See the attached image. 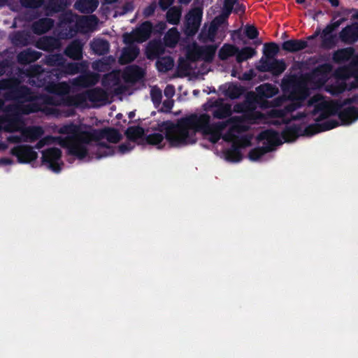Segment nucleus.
<instances>
[{"instance_id": "obj_48", "label": "nucleus", "mask_w": 358, "mask_h": 358, "mask_svg": "<svg viewBox=\"0 0 358 358\" xmlns=\"http://www.w3.org/2000/svg\"><path fill=\"white\" fill-rule=\"evenodd\" d=\"M164 104H166V105L167 106L168 108H169V109H170V108H172V106H173V101H172L169 100V101H166V102L164 103Z\"/></svg>"}, {"instance_id": "obj_40", "label": "nucleus", "mask_w": 358, "mask_h": 358, "mask_svg": "<svg viewBox=\"0 0 358 358\" xmlns=\"http://www.w3.org/2000/svg\"><path fill=\"white\" fill-rule=\"evenodd\" d=\"M33 57L31 56L28 52H23L18 55V60L21 62H29L33 59Z\"/></svg>"}, {"instance_id": "obj_56", "label": "nucleus", "mask_w": 358, "mask_h": 358, "mask_svg": "<svg viewBox=\"0 0 358 358\" xmlns=\"http://www.w3.org/2000/svg\"><path fill=\"white\" fill-rule=\"evenodd\" d=\"M62 24L63 26H65V25H66V23L62 22Z\"/></svg>"}, {"instance_id": "obj_21", "label": "nucleus", "mask_w": 358, "mask_h": 358, "mask_svg": "<svg viewBox=\"0 0 358 358\" xmlns=\"http://www.w3.org/2000/svg\"><path fill=\"white\" fill-rule=\"evenodd\" d=\"M156 66L159 71L166 72L173 67V60L170 57H161L157 60Z\"/></svg>"}, {"instance_id": "obj_1", "label": "nucleus", "mask_w": 358, "mask_h": 358, "mask_svg": "<svg viewBox=\"0 0 358 358\" xmlns=\"http://www.w3.org/2000/svg\"><path fill=\"white\" fill-rule=\"evenodd\" d=\"M327 74L320 70L314 71L309 80H284L283 96L275 101L274 106L266 113L259 111L257 107L236 105L234 110L242 113L224 122H212L207 113H194L177 121L164 122L160 131L166 140L173 147L192 145L197 140V133L201 131L208 136L210 141L216 143L220 138L233 143L232 148L225 152V158L231 162L242 159L239 149L250 145L251 136L243 135V131L255 123H288L291 120H299L308 126L293 128L288 126L282 136L271 130L262 132L257 137L259 148L252 150L248 157L253 162L260 161L268 152L283 141L290 142L299 136H312L329 130V99L320 94L313 96L308 101V113L296 112L304 104L310 95L309 87H319L327 80Z\"/></svg>"}, {"instance_id": "obj_14", "label": "nucleus", "mask_w": 358, "mask_h": 358, "mask_svg": "<svg viewBox=\"0 0 358 358\" xmlns=\"http://www.w3.org/2000/svg\"><path fill=\"white\" fill-rule=\"evenodd\" d=\"M340 38L344 42L352 43L358 40V23H354L343 29L340 33Z\"/></svg>"}, {"instance_id": "obj_52", "label": "nucleus", "mask_w": 358, "mask_h": 358, "mask_svg": "<svg viewBox=\"0 0 358 358\" xmlns=\"http://www.w3.org/2000/svg\"><path fill=\"white\" fill-rule=\"evenodd\" d=\"M134 116V112L132 111L129 113V118H132Z\"/></svg>"}, {"instance_id": "obj_42", "label": "nucleus", "mask_w": 358, "mask_h": 358, "mask_svg": "<svg viewBox=\"0 0 358 358\" xmlns=\"http://www.w3.org/2000/svg\"><path fill=\"white\" fill-rule=\"evenodd\" d=\"M174 0H159V6L162 10L167 9L173 3Z\"/></svg>"}, {"instance_id": "obj_23", "label": "nucleus", "mask_w": 358, "mask_h": 358, "mask_svg": "<svg viewBox=\"0 0 358 358\" xmlns=\"http://www.w3.org/2000/svg\"><path fill=\"white\" fill-rule=\"evenodd\" d=\"M256 54V50L250 47H245L241 50L238 49L236 61L239 63L252 58Z\"/></svg>"}, {"instance_id": "obj_28", "label": "nucleus", "mask_w": 358, "mask_h": 358, "mask_svg": "<svg viewBox=\"0 0 358 358\" xmlns=\"http://www.w3.org/2000/svg\"><path fill=\"white\" fill-rule=\"evenodd\" d=\"M238 48L231 45H224L220 50L219 56L222 59H226L229 57L236 55Z\"/></svg>"}, {"instance_id": "obj_43", "label": "nucleus", "mask_w": 358, "mask_h": 358, "mask_svg": "<svg viewBox=\"0 0 358 358\" xmlns=\"http://www.w3.org/2000/svg\"><path fill=\"white\" fill-rule=\"evenodd\" d=\"M175 94L174 87L171 85H168L164 90V94L168 98H171Z\"/></svg>"}, {"instance_id": "obj_16", "label": "nucleus", "mask_w": 358, "mask_h": 358, "mask_svg": "<svg viewBox=\"0 0 358 358\" xmlns=\"http://www.w3.org/2000/svg\"><path fill=\"white\" fill-rule=\"evenodd\" d=\"M98 6L96 0H79L76 3V8L83 13H92Z\"/></svg>"}, {"instance_id": "obj_30", "label": "nucleus", "mask_w": 358, "mask_h": 358, "mask_svg": "<svg viewBox=\"0 0 358 358\" xmlns=\"http://www.w3.org/2000/svg\"><path fill=\"white\" fill-rule=\"evenodd\" d=\"M161 47L158 43H150L147 50L146 54L149 59H153L160 53Z\"/></svg>"}, {"instance_id": "obj_9", "label": "nucleus", "mask_w": 358, "mask_h": 358, "mask_svg": "<svg viewBox=\"0 0 358 358\" xmlns=\"http://www.w3.org/2000/svg\"><path fill=\"white\" fill-rule=\"evenodd\" d=\"M11 154L15 156L18 162L22 164L31 163L38 157V153L34 148L27 145H19L11 149Z\"/></svg>"}, {"instance_id": "obj_3", "label": "nucleus", "mask_w": 358, "mask_h": 358, "mask_svg": "<svg viewBox=\"0 0 358 358\" xmlns=\"http://www.w3.org/2000/svg\"><path fill=\"white\" fill-rule=\"evenodd\" d=\"M58 132L61 136H46L41 139L35 148L39 150L45 145H50L57 142L78 159H99L115 153L113 147L107 145L106 141L116 143L121 138V135L114 129L82 131L74 124L64 125L58 129Z\"/></svg>"}, {"instance_id": "obj_19", "label": "nucleus", "mask_w": 358, "mask_h": 358, "mask_svg": "<svg viewBox=\"0 0 358 358\" xmlns=\"http://www.w3.org/2000/svg\"><path fill=\"white\" fill-rule=\"evenodd\" d=\"M181 9L179 7H172L166 13V20L172 24H178L181 17Z\"/></svg>"}, {"instance_id": "obj_47", "label": "nucleus", "mask_w": 358, "mask_h": 358, "mask_svg": "<svg viewBox=\"0 0 358 358\" xmlns=\"http://www.w3.org/2000/svg\"><path fill=\"white\" fill-rule=\"evenodd\" d=\"M333 6H338V0H328Z\"/></svg>"}, {"instance_id": "obj_57", "label": "nucleus", "mask_w": 358, "mask_h": 358, "mask_svg": "<svg viewBox=\"0 0 358 358\" xmlns=\"http://www.w3.org/2000/svg\"><path fill=\"white\" fill-rule=\"evenodd\" d=\"M355 17H356L357 18H358V13L355 15Z\"/></svg>"}, {"instance_id": "obj_37", "label": "nucleus", "mask_w": 358, "mask_h": 358, "mask_svg": "<svg viewBox=\"0 0 358 358\" xmlns=\"http://www.w3.org/2000/svg\"><path fill=\"white\" fill-rule=\"evenodd\" d=\"M79 71V65L78 63L68 64L65 66V73L67 74H74Z\"/></svg>"}, {"instance_id": "obj_54", "label": "nucleus", "mask_w": 358, "mask_h": 358, "mask_svg": "<svg viewBox=\"0 0 358 358\" xmlns=\"http://www.w3.org/2000/svg\"><path fill=\"white\" fill-rule=\"evenodd\" d=\"M73 36V34H66L65 37H71Z\"/></svg>"}, {"instance_id": "obj_15", "label": "nucleus", "mask_w": 358, "mask_h": 358, "mask_svg": "<svg viewBox=\"0 0 358 358\" xmlns=\"http://www.w3.org/2000/svg\"><path fill=\"white\" fill-rule=\"evenodd\" d=\"M307 46L306 41L301 40H289L282 43V49L288 52H296Z\"/></svg>"}, {"instance_id": "obj_35", "label": "nucleus", "mask_w": 358, "mask_h": 358, "mask_svg": "<svg viewBox=\"0 0 358 358\" xmlns=\"http://www.w3.org/2000/svg\"><path fill=\"white\" fill-rule=\"evenodd\" d=\"M215 31H216V27H215V26L213 24H212L208 27V34L206 36L205 31H203L202 33H201V37H203L205 40L208 39V40H210V41H213V38H214V35H215Z\"/></svg>"}, {"instance_id": "obj_44", "label": "nucleus", "mask_w": 358, "mask_h": 358, "mask_svg": "<svg viewBox=\"0 0 358 358\" xmlns=\"http://www.w3.org/2000/svg\"><path fill=\"white\" fill-rule=\"evenodd\" d=\"M92 83H94L92 81H89L85 77H81L77 85L80 86H87Z\"/></svg>"}, {"instance_id": "obj_8", "label": "nucleus", "mask_w": 358, "mask_h": 358, "mask_svg": "<svg viewBox=\"0 0 358 358\" xmlns=\"http://www.w3.org/2000/svg\"><path fill=\"white\" fill-rule=\"evenodd\" d=\"M42 164L54 172H59L63 166L62 152L59 148L52 147L42 152Z\"/></svg>"}, {"instance_id": "obj_20", "label": "nucleus", "mask_w": 358, "mask_h": 358, "mask_svg": "<svg viewBox=\"0 0 358 358\" xmlns=\"http://www.w3.org/2000/svg\"><path fill=\"white\" fill-rule=\"evenodd\" d=\"M66 54L71 58L79 59L82 55V45L80 42L72 43L66 50Z\"/></svg>"}, {"instance_id": "obj_32", "label": "nucleus", "mask_w": 358, "mask_h": 358, "mask_svg": "<svg viewBox=\"0 0 358 358\" xmlns=\"http://www.w3.org/2000/svg\"><path fill=\"white\" fill-rule=\"evenodd\" d=\"M127 136L130 140H136L143 134V130L138 127H130L127 130Z\"/></svg>"}, {"instance_id": "obj_5", "label": "nucleus", "mask_w": 358, "mask_h": 358, "mask_svg": "<svg viewBox=\"0 0 358 358\" xmlns=\"http://www.w3.org/2000/svg\"><path fill=\"white\" fill-rule=\"evenodd\" d=\"M152 31V24L149 22H145L132 32L125 34L123 36L124 42L129 46L122 50L120 58V62L122 64L129 63L137 57L139 50L135 45H132L133 43L145 41L148 38Z\"/></svg>"}, {"instance_id": "obj_39", "label": "nucleus", "mask_w": 358, "mask_h": 358, "mask_svg": "<svg viewBox=\"0 0 358 358\" xmlns=\"http://www.w3.org/2000/svg\"><path fill=\"white\" fill-rule=\"evenodd\" d=\"M22 3L29 7H38L41 6L42 0H20Z\"/></svg>"}, {"instance_id": "obj_53", "label": "nucleus", "mask_w": 358, "mask_h": 358, "mask_svg": "<svg viewBox=\"0 0 358 358\" xmlns=\"http://www.w3.org/2000/svg\"><path fill=\"white\" fill-rule=\"evenodd\" d=\"M297 3H302L305 1V0H296Z\"/></svg>"}, {"instance_id": "obj_17", "label": "nucleus", "mask_w": 358, "mask_h": 358, "mask_svg": "<svg viewBox=\"0 0 358 358\" xmlns=\"http://www.w3.org/2000/svg\"><path fill=\"white\" fill-rule=\"evenodd\" d=\"M180 34L176 28H171L164 36V43L166 46L174 47L178 42Z\"/></svg>"}, {"instance_id": "obj_50", "label": "nucleus", "mask_w": 358, "mask_h": 358, "mask_svg": "<svg viewBox=\"0 0 358 358\" xmlns=\"http://www.w3.org/2000/svg\"><path fill=\"white\" fill-rule=\"evenodd\" d=\"M7 148V145L3 143H0V150H4Z\"/></svg>"}, {"instance_id": "obj_2", "label": "nucleus", "mask_w": 358, "mask_h": 358, "mask_svg": "<svg viewBox=\"0 0 358 358\" xmlns=\"http://www.w3.org/2000/svg\"><path fill=\"white\" fill-rule=\"evenodd\" d=\"M53 96L33 98L29 91L19 87L13 81H0V130L6 131H20V135H10V143L34 142L40 138L43 131L41 127H32L23 129L22 113L42 110L52 113V106H58Z\"/></svg>"}, {"instance_id": "obj_12", "label": "nucleus", "mask_w": 358, "mask_h": 358, "mask_svg": "<svg viewBox=\"0 0 358 358\" xmlns=\"http://www.w3.org/2000/svg\"><path fill=\"white\" fill-rule=\"evenodd\" d=\"M202 18V10L195 8L191 10L186 15L185 32L187 35L194 34L201 24Z\"/></svg>"}, {"instance_id": "obj_49", "label": "nucleus", "mask_w": 358, "mask_h": 358, "mask_svg": "<svg viewBox=\"0 0 358 358\" xmlns=\"http://www.w3.org/2000/svg\"><path fill=\"white\" fill-rule=\"evenodd\" d=\"M333 30V28L331 27H327L324 30V32L325 34H329L330 33L331 31Z\"/></svg>"}, {"instance_id": "obj_27", "label": "nucleus", "mask_w": 358, "mask_h": 358, "mask_svg": "<svg viewBox=\"0 0 358 358\" xmlns=\"http://www.w3.org/2000/svg\"><path fill=\"white\" fill-rule=\"evenodd\" d=\"M353 55V50L350 48L341 49L336 52L334 55V59L341 62L348 60Z\"/></svg>"}, {"instance_id": "obj_4", "label": "nucleus", "mask_w": 358, "mask_h": 358, "mask_svg": "<svg viewBox=\"0 0 358 358\" xmlns=\"http://www.w3.org/2000/svg\"><path fill=\"white\" fill-rule=\"evenodd\" d=\"M103 82L107 92L101 89H94L83 94H79L74 97H64L66 94L69 93L70 89L69 86L64 83L50 85L48 89L52 93V95L56 102L59 103L58 106L64 104L85 106L90 105L88 101L91 102L92 104L106 101L108 99V93L119 92L118 79L116 78V74L108 75Z\"/></svg>"}, {"instance_id": "obj_41", "label": "nucleus", "mask_w": 358, "mask_h": 358, "mask_svg": "<svg viewBox=\"0 0 358 358\" xmlns=\"http://www.w3.org/2000/svg\"><path fill=\"white\" fill-rule=\"evenodd\" d=\"M155 3H152L150 5H149L148 6H147L144 10H143V14L146 17H148L150 15H151L152 14H153V13L155 12Z\"/></svg>"}, {"instance_id": "obj_33", "label": "nucleus", "mask_w": 358, "mask_h": 358, "mask_svg": "<svg viewBox=\"0 0 358 358\" xmlns=\"http://www.w3.org/2000/svg\"><path fill=\"white\" fill-rule=\"evenodd\" d=\"M148 142L150 144L162 148L164 145V136L161 134H154L148 136Z\"/></svg>"}, {"instance_id": "obj_18", "label": "nucleus", "mask_w": 358, "mask_h": 358, "mask_svg": "<svg viewBox=\"0 0 358 358\" xmlns=\"http://www.w3.org/2000/svg\"><path fill=\"white\" fill-rule=\"evenodd\" d=\"M232 10L238 13L243 11V7L237 3V0H225L223 7L224 13L228 16Z\"/></svg>"}, {"instance_id": "obj_46", "label": "nucleus", "mask_w": 358, "mask_h": 358, "mask_svg": "<svg viewBox=\"0 0 358 358\" xmlns=\"http://www.w3.org/2000/svg\"><path fill=\"white\" fill-rule=\"evenodd\" d=\"M166 28V23L165 22H159V24H157V25L156 26V29L157 31H162L163 30H164Z\"/></svg>"}, {"instance_id": "obj_13", "label": "nucleus", "mask_w": 358, "mask_h": 358, "mask_svg": "<svg viewBox=\"0 0 358 358\" xmlns=\"http://www.w3.org/2000/svg\"><path fill=\"white\" fill-rule=\"evenodd\" d=\"M261 62L260 70L270 71L273 75H279L286 69V64L282 59H262Z\"/></svg>"}, {"instance_id": "obj_26", "label": "nucleus", "mask_w": 358, "mask_h": 358, "mask_svg": "<svg viewBox=\"0 0 358 358\" xmlns=\"http://www.w3.org/2000/svg\"><path fill=\"white\" fill-rule=\"evenodd\" d=\"M277 89L269 84L260 85L257 88V94L261 97H271L277 93Z\"/></svg>"}, {"instance_id": "obj_11", "label": "nucleus", "mask_w": 358, "mask_h": 358, "mask_svg": "<svg viewBox=\"0 0 358 358\" xmlns=\"http://www.w3.org/2000/svg\"><path fill=\"white\" fill-rule=\"evenodd\" d=\"M66 15L70 18V27L72 26V23L76 22L77 31H80L81 32L92 31L97 24L96 18L93 15L78 17L76 16H73L71 13Z\"/></svg>"}, {"instance_id": "obj_29", "label": "nucleus", "mask_w": 358, "mask_h": 358, "mask_svg": "<svg viewBox=\"0 0 358 358\" xmlns=\"http://www.w3.org/2000/svg\"><path fill=\"white\" fill-rule=\"evenodd\" d=\"M224 94L226 96L234 99L242 94V90L238 86L234 84H229L224 86Z\"/></svg>"}, {"instance_id": "obj_7", "label": "nucleus", "mask_w": 358, "mask_h": 358, "mask_svg": "<svg viewBox=\"0 0 358 358\" xmlns=\"http://www.w3.org/2000/svg\"><path fill=\"white\" fill-rule=\"evenodd\" d=\"M335 85H327L326 90L332 94L342 92L345 89L350 90L358 87V72L350 73L348 69H340L337 72Z\"/></svg>"}, {"instance_id": "obj_55", "label": "nucleus", "mask_w": 358, "mask_h": 358, "mask_svg": "<svg viewBox=\"0 0 358 358\" xmlns=\"http://www.w3.org/2000/svg\"><path fill=\"white\" fill-rule=\"evenodd\" d=\"M231 76L234 77L236 76V73L234 71H233L231 73Z\"/></svg>"}, {"instance_id": "obj_36", "label": "nucleus", "mask_w": 358, "mask_h": 358, "mask_svg": "<svg viewBox=\"0 0 358 358\" xmlns=\"http://www.w3.org/2000/svg\"><path fill=\"white\" fill-rule=\"evenodd\" d=\"M134 147V145L131 142H127L124 144L120 145L117 148V152L120 154H125L131 150Z\"/></svg>"}, {"instance_id": "obj_51", "label": "nucleus", "mask_w": 358, "mask_h": 358, "mask_svg": "<svg viewBox=\"0 0 358 358\" xmlns=\"http://www.w3.org/2000/svg\"><path fill=\"white\" fill-rule=\"evenodd\" d=\"M180 3L187 4L191 0H178Z\"/></svg>"}, {"instance_id": "obj_45", "label": "nucleus", "mask_w": 358, "mask_h": 358, "mask_svg": "<svg viewBox=\"0 0 358 358\" xmlns=\"http://www.w3.org/2000/svg\"><path fill=\"white\" fill-rule=\"evenodd\" d=\"M13 161L9 158H1L0 159V166L12 165Z\"/></svg>"}, {"instance_id": "obj_38", "label": "nucleus", "mask_w": 358, "mask_h": 358, "mask_svg": "<svg viewBox=\"0 0 358 358\" xmlns=\"http://www.w3.org/2000/svg\"><path fill=\"white\" fill-rule=\"evenodd\" d=\"M245 34L250 39L256 38L258 36V31L255 27L248 26L245 28Z\"/></svg>"}, {"instance_id": "obj_10", "label": "nucleus", "mask_w": 358, "mask_h": 358, "mask_svg": "<svg viewBox=\"0 0 358 358\" xmlns=\"http://www.w3.org/2000/svg\"><path fill=\"white\" fill-rule=\"evenodd\" d=\"M203 108L206 110L214 108L212 113L213 117L217 119H224L232 114L231 106L221 100H210L203 105Z\"/></svg>"}, {"instance_id": "obj_24", "label": "nucleus", "mask_w": 358, "mask_h": 358, "mask_svg": "<svg viewBox=\"0 0 358 358\" xmlns=\"http://www.w3.org/2000/svg\"><path fill=\"white\" fill-rule=\"evenodd\" d=\"M52 24L50 19H42L34 24V30L37 34H42L49 30Z\"/></svg>"}, {"instance_id": "obj_6", "label": "nucleus", "mask_w": 358, "mask_h": 358, "mask_svg": "<svg viewBox=\"0 0 358 358\" xmlns=\"http://www.w3.org/2000/svg\"><path fill=\"white\" fill-rule=\"evenodd\" d=\"M216 48L213 45L198 47L193 45L189 47L185 58H180L178 62V71L183 76L195 73L194 63L198 59L210 61L215 52Z\"/></svg>"}, {"instance_id": "obj_34", "label": "nucleus", "mask_w": 358, "mask_h": 358, "mask_svg": "<svg viewBox=\"0 0 358 358\" xmlns=\"http://www.w3.org/2000/svg\"><path fill=\"white\" fill-rule=\"evenodd\" d=\"M150 94L152 99L155 103L158 104L160 103L162 94V91L159 88L157 87H152L150 90Z\"/></svg>"}, {"instance_id": "obj_31", "label": "nucleus", "mask_w": 358, "mask_h": 358, "mask_svg": "<svg viewBox=\"0 0 358 358\" xmlns=\"http://www.w3.org/2000/svg\"><path fill=\"white\" fill-rule=\"evenodd\" d=\"M279 51V47L274 43H268L264 45V53L266 55V59H271V57L277 55Z\"/></svg>"}, {"instance_id": "obj_25", "label": "nucleus", "mask_w": 358, "mask_h": 358, "mask_svg": "<svg viewBox=\"0 0 358 358\" xmlns=\"http://www.w3.org/2000/svg\"><path fill=\"white\" fill-rule=\"evenodd\" d=\"M125 78L129 82H134L143 76V72L137 66H130L127 68L124 73Z\"/></svg>"}, {"instance_id": "obj_22", "label": "nucleus", "mask_w": 358, "mask_h": 358, "mask_svg": "<svg viewBox=\"0 0 358 358\" xmlns=\"http://www.w3.org/2000/svg\"><path fill=\"white\" fill-rule=\"evenodd\" d=\"M91 47L95 53L103 55L108 50L109 45L104 40L96 39L92 43Z\"/></svg>"}]
</instances>
